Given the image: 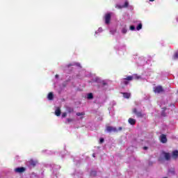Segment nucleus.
<instances>
[{"instance_id":"8","label":"nucleus","mask_w":178,"mask_h":178,"mask_svg":"<svg viewBox=\"0 0 178 178\" xmlns=\"http://www.w3.org/2000/svg\"><path fill=\"white\" fill-rule=\"evenodd\" d=\"M172 158L174 159H177L178 158V150H175L172 152Z\"/></svg>"},{"instance_id":"1","label":"nucleus","mask_w":178,"mask_h":178,"mask_svg":"<svg viewBox=\"0 0 178 178\" xmlns=\"http://www.w3.org/2000/svg\"><path fill=\"white\" fill-rule=\"evenodd\" d=\"M123 130V127H120L118 129L114 127L108 126L106 127V131H108V133H118V131H122Z\"/></svg>"},{"instance_id":"34","label":"nucleus","mask_w":178,"mask_h":178,"mask_svg":"<svg viewBox=\"0 0 178 178\" xmlns=\"http://www.w3.org/2000/svg\"><path fill=\"white\" fill-rule=\"evenodd\" d=\"M155 0H149L150 2H154Z\"/></svg>"},{"instance_id":"9","label":"nucleus","mask_w":178,"mask_h":178,"mask_svg":"<svg viewBox=\"0 0 178 178\" xmlns=\"http://www.w3.org/2000/svg\"><path fill=\"white\" fill-rule=\"evenodd\" d=\"M122 94L124 98H126L127 99H129V98H130V97H131V95L130 93H129V92H122Z\"/></svg>"},{"instance_id":"11","label":"nucleus","mask_w":178,"mask_h":178,"mask_svg":"<svg viewBox=\"0 0 178 178\" xmlns=\"http://www.w3.org/2000/svg\"><path fill=\"white\" fill-rule=\"evenodd\" d=\"M47 98L49 101H52L54 99V93L50 92L47 96Z\"/></svg>"},{"instance_id":"27","label":"nucleus","mask_w":178,"mask_h":178,"mask_svg":"<svg viewBox=\"0 0 178 178\" xmlns=\"http://www.w3.org/2000/svg\"><path fill=\"white\" fill-rule=\"evenodd\" d=\"M104 141V138H100V140H99V144H102Z\"/></svg>"},{"instance_id":"29","label":"nucleus","mask_w":178,"mask_h":178,"mask_svg":"<svg viewBox=\"0 0 178 178\" xmlns=\"http://www.w3.org/2000/svg\"><path fill=\"white\" fill-rule=\"evenodd\" d=\"M169 173H172V175H175V170H170L168 171Z\"/></svg>"},{"instance_id":"18","label":"nucleus","mask_w":178,"mask_h":178,"mask_svg":"<svg viewBox=\"0 0 178 178\" xmlns=\"http://www.w3.org/2000/svg\"><path fill=\"white\" fill-rule=\"evenodd\" d=\"M134 77V79H135L136 80H139V79H141L140 76H138V74H134L132 76Z\"/></svg>"},{"instance_id":"10","label":"nucleus","mask_w":178,"mask_h":178,"mask_svg":"<svg viewBox=\"0 0 178 178\" xmlns=\"http://www.w3.org/2000/svg\"><path fill=\"white\" fill-rule=\"evenodd\" d=\"M119 9H122V8H129V1H125L124 5L123 6H118Z\"/></svg>"},{"instance_id":"32","label":"nucleus","mask_w":178,"mask_h":178,"mask_svg":"<svg viewBox=\"0 0 178 178\" xmlns=\"http://www.w3.org/2000/svg\"><path fill=\"white\" fill-rule=\"evenodd\" d=\"M143 149H148V147H144Z\"/></svg>"},{"instance_id":"6","label":"nucleus","mask_w":178,"mask_h":178,"mask_svg":"<svg viewBox=\"0 0 178 178\" xmlns=\"http://www.w3.org/2000/svg\"><path fill=\"white\" fill-rule=\"evenodd\" d=\"M15 172L16 173H23L26 172V168L24 167H19L15 169Z\"/></svg>"},{"instance_id":"25","label":"nucleus","mask_w":178,"mask_h":178,"mask_svg":"<svg viewBox=\"0 0 178 178\" xmlns=\"http://www.w3.org/2000/svg\"><path fill=\"white\" fill-rule=\"evenodd\" d=\"M174 59H178V52L175 53V54L174 55Z\"/></svg>"},{"instance_id":"5","label":"nucleus","mask_w":178,"mask_h":178,"mask_svg":"<svg viewBox=\"0 0 178 178\" xmlns=\"http://www.w3.org/2000/svg\"><path fill=\"white\" fill-rule=\"evenodd\" d=\"M111 13H107L105 15L104 19H105L106 24H109V23H111Z\"/></svg>"},{"instance_id":"12","label":"nucleus","mask_w":178,"mask_h":178,"mask_svg":"<svg viewBox=\"0 0 178 178\" xmlns=\"http://www.w3.org/2000/svg\"><path fill=\"white\" fill-rule=\"evenodd\" d=\"M134 79L133 76H129L127 78H124V80H127L128 81H131Z\"/></svg>"},{"instance_id":"22","label":"nucleus","mask_w":178,"mask_h":178,"mask_svg":"<svg viewBox=\"0 0 178 178\" xmlns=\"http://www.w3.org/2000/svg\"><path fill=\"white\" fill-rule=\"evenodd\" d=\"M122 84H124V86H127V84H129V81L127 80H124L122 81Z\"/></svg>"},{"instance_id":"30","label":"nucleus","mask_w":178,"mask_h":178,"mask_svg":"<svg viewBox=\"0 0 178 178\" xmlns=\"http://www.w3.org/2000/svg\"><path fill=\"white\" fill-rule=\"evenodd\" d=\"M66 116H67V113H63L62 114V118H66Z\"/></svg>"},{"instance_id":"26","label":"nucleus","mask_w":178,"mask_h":178,"mask_svg":"<svg viewBox=\"0 0 178 178\" xmlns=\"http://www.w3.org/2000/svg\"><path fill=\"white\" fill-rule=\"evenodd\" d=\"M67 111L70 113L73 112L74 110L73 108H68Z\"/></svg>"},{"instance_id":"7","label":"nucleus","mask_w":178,"mask_h":178,"mask_svg":"<svg viewBox=\"0 0 178 178\" xmlns=\"http://www.w3.org/2000/svg\"><path fill=\"white\" fill-rule=\"evenodd\" d=\"M136 119L134 118H129L128 120V123H129V124H131V126H134V124H136Z\"/></svg>"},{"instance_id":"15","label":"nucleus","mask_w":178,"mask_h":178,"mask_svg":"<svg viewBox=\"0 0 178 178\" xmlns=\"http://www.w3.org/2000/svg\"><path fill=\"white\" fill-rule=\"evenodd\" d=\"M29 163L31 166H35V165H37V161H34V160H31L29 161Z\"/></svg>"},{"instance_id":"23","label":"nucleus","mask_w":178,"mask_h":178,"mask_svg":"<svg viewBox=\"0 0 178 178\" xmlns=\"http://www.w3.org/2000/svg\"><path fill=\"white\" fill-rule=\"evenodd\" d=\"M83 115H85L84 113H76V116H83Z\"/></svg>"},{"instance_id":"20","label":"nucleus","mask_w":178,"mask_h":178,"mask_svg":"<svg viewBox=\"0 0 178 178\" xmlns=\"http://www.w3.org/2000/svg\"><path fill=\"white\" fill-rule=\"evenodd\" d=\"M165 111H166V107L163 108V111L161 113L162 116H166V113H165Z\"/></svg>"},{"instance_id":"4","label":"nucleus","mask_w":178,"mask_h":178,"mask_svg":"<svg viewBox=\"0 0 178 178\" xmlns=\"http://www.w3.org/2000/svg\"><path fill=\"white\" fill-rule=\"evenodd\" d=\"M159 140H160L161 143H162L163 144H166V143H168V138L166 137V135H165V134H162L159 137Z\"/></svg>"},{"instance_id":"14","label":"nucleus","mask_w":178,"mask_h":178,"mask_svg":"<svg viewBox=\"0 0 178 178\" xmlns=\"http://www.w3.org/2000/svg\"><path fill=\"white\" fill-rule=\"evenodd\" d=\"M61 112H60V108H58L56 111H55V115L56 116H59L60 115Z\"/></svg>"},{"instance_id":"33","label":"nucleus","mask_w":178,"mask_h":178,"mask_svg":"<svg viewBox=\"0 0 178 178\" xmlns=\"http://www.w3.org/2000/svg\"><path fill=\"white\" fill-rule=\"evenodd\" d=\"M56 79H58L59 77V75L56 74Z\"/></svg>"},{"instance_id":"28","label":"nucleus","mask_w":178,"mask_h":178,"mask_svg":"<svg viewBox=\"0 0 178 178\" xmlns=\"http://www.w3.org/2000/svg\"><path fill=\"white\" fill-rule=\"evenodd\" d=\"M67 122L68 123H70L71 122H73V119H72V118H67Z\"/></svg>"},{"instance_id":"2","label":"nucleus","mask_w":178,"mask_h":178,"mask_svg":"<svg viewBox=\"0 0 178 178\" xmlns=\"http://www.w3.org/2000/svg\"><path fill=\"white\" fill-rule=\"evenodd\" d=\"M132 112L137 118H144V116H145V114L143 113L141 111H138L136 108L132 109Z\"/></svg>"},{"instance_id":"17","label":"nucleus","mask_w":178,"mask_h":178,"mask_svg":"<svg viewBox=\"0 0 178 178\" xmlns=\"http://www.w3.org/2000/svg\"><path fill=\"white\" fill-rule=\"evenodd\" d=\"M100 84L101 86H102V87H105V86H108V83L105 81H100Z\"/></svg>"},{"instance_id":"35","label":"nucleus","mask_w":178,"mask_h":178,"mask_svg":"<svg viewBox=\"0 0 178 178\" xmlns=\"http://www.w3.org/2000/svg\"><path fill=\"white\" fill-rule=\"evenodd\" d=\"M76 66H80V64L77 63V64H76Z\"/></svg>"},{"instance_id":"13","label":"nucleus","mask_w":178,"mask_h":178,"mask_svg":"<svg viewBox=\"0 0 178 178\" xmlns=\"http://www.w3.org/2000/svg\"><path fill=\"white\" fill-rule=\"evenodd\" d=\"M164 156L166 161H169L170 159V154L169 153H165Z\"/></svg>"},{"instance_id":"19","label":"nucleus","mask_w":178,"mask_h":178,"mask_svg":"<svg viewBox=\"0 0 178 178\" xmlns=\"http://www.w3.org/2000/svg\"><path fill=\"white\" fill-rule=\"evenodd\" d=\"M94 98V95H92V93H89L88 95V99H92Z\"/></svg>"},{"instance_id":"16","label":"nucleus","mask_w":178,"mask_h":178,"mask_svg":"<svg viewBox=\"0 0 178 178\" xmlns=\"http://www.w3.org/2000/svg\"><path fill=\"white\" fill-rule=\"evenodd\" d=\"M143 29V24L140 23L137 27H136V30H138V31H139V30H141Z\"/></svg>"},{"instance_id":"21","label":"nucleus","mask_w":178,"mask_h":178,"mask_svg":"<svg viewBox=\"0 0 178 178\" xmlns=\"http://www.w3.org/2000/svg\"><path fill=\"white\" fill-rule=\"evenodd\" d=\"M122 34H126V33H127V29L126 28H123L122 29Z\"/></svg>"},{"instance_id":"31","label":"nucleus","mask_w":178,"mask_h":178,"mask_svg":"<svg viewBox=\"0 0 178 178\" xmlns=\"http://www.w3.org/2000/svg\"><path fill=\"white\" fill-rule=\"evenodd\" d=\"M70 66H74V64H68L67 67H70Z\"/></svg>"},{"instance_id":"36","label":"nucleus","mask_w":178,"mask_h":178,"mask_svg":"<svg viewBox=\"0 0 178 178\" xmlns=\"http://www.w3.org/2000/svg\"><path fill=\"white\" fill-rule=\"evenodd\" d=\"M92 156H93L94 158H95V154H93Z\"/></svg>"},{"instance_id":"24","label":"nucleus","mask_w":178,"mask_h":178,"mask_svg":"<svg viewBox=\"0 0 178 178\" xmlns=\"http://www.w3.org/2000/svg\"><path fill=\"white\" fill-rule=\"evenodd\" d=\"M129 29H130V30H131L132 31H134V30H136V26H131L130 27H129Z\"/></svg>"},{"instance_id":"3","label":"nucleus","mask_w":178,"mask_h":178,"mask_svg":"<svg viewBox=\"0 0 178 178\" xmlns=\"http://www.w3.org/2000/svg\"><path fill=\"white\" fill-rule=\"evenodd\" d=\"M165 90H163V88L161 86H158L154 88V92L156 94H161V92H163Z\"/></svg>"}]
</instances>
